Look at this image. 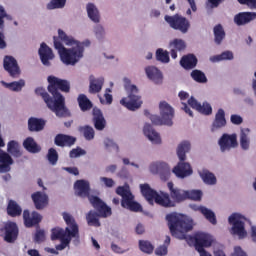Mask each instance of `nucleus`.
I'll return each instance as SVG.
<instances>
[{"mask_svg": "<svg viewBox=\"0 0 256 256\" xmlns=\"http://www.w3.org/2000/svg\"><path fill=\"white\" fill-rule=\"evenodd\" d=\"M47 81L48 92L44 88L39 87L35 90V93L43 98L48 109L52 110L56 117H67L69 112L66 108L65 96H62L59 91L69 93L70 83L53 75H49Z\"/></svg>", "mask_w": 256, "mask_h": 256, "instance_id": "1", "label": "nucleus"}, {"mask_svg": "<svg viewBox=\"0 0 256 256\" xmlns=\"http://www.w3.org/2000/svg\"><path fill=\"white\" fill-rule=\"evenodd\" d=\"M54 48L64 65H76L84 57L85 47H90V40L79 42L58 29V37H53Z\"/></svg>", "mask_w": 256, "mask_h": 256, "instance_id": "2", "label": "nucleus"}, {"mask_svg": "<svg viewBox=\"0 0 256 256\" xmlns=\"http://www.w3.org/2000/svg\"><path fill=\"white\" fill-rule=\"evenodd\" d=\"M167 186L169 193L161 192V194H159L148 184L140 185V191L149 205H153L155 202L157 205L164 208H174L176 204H181L186 201L187 194L185 190L176 187L173 182H168Z\"/></svg>", "mask_w": 256, "mask_h": 256, "instance_id": "3", "label": "nucleus"}, {"mask_svg": "<svg viewBox=\"0 0 256 256\" xmlns=\"http://www.w3.org/2000/svg\"><path fill=\"white\" fill-rule=\"evenodd\" d=\"M62 216L66 224V228L62 229L60 227H56L52 229L51 235L52 241H61V244H57L55 247L58 251L66 249L71 240L79 236V228L73 215L64 212Z\"/></svg>", "mask_w": 256, "mask_h": 256, "instance_id": "4", "label": "nucleus"}, {"mask_svg": "<svg viewBox=\"0 0 256 256\" xmlns=\"http://www.w3.org/2000/svg\"><path fill=\"white\" fill-rule=\"evenodd\" d=\"M166 221H168L171 235L179 240H185L187 238L186 233L193 230V220L184 214H168Z\"/></svg>", "mask_w": 256, "mask_h": 256, "instance_id": "5", "label": "nucleus"}, {"mask_svg": "<svg viewBox=\"0 0 256 256\" xmlns=\"http://www.w3.org/2000/svg\"><path fill=\"white\" fill-rule=\"evenodd\" d=\"M89 203L97 212L90 210L87 214L86 219L88 226L101 227L99 218L106 219L110 217L112 215L111 207H108V205L104 203V201L101 200L99 197L94 196L89 198Z\"/></svg>", "mask_w": 256, "mask_h": 256, "instance_id": "6", "label": "nucleus"}, {"mask_svg": "<svg viewBox=\"0 0 256 256\" xmlns=\"http://www.w3.org/2000/svg\"><path fill=\"white\" fill-rule=\"evenodd\" d=\"M191 150V143L189 141H182L177 148V155L180 160L176 166H174L172 172L180 179H184L190 175H193V169L191 164L186 161V153Z\"/></svg>", "mask_w": 256, "mask_h": 256, "instance_id": "7", "label": "nucleus"}, {"mask_svg": "<svg viewBox=\"0 0 256 256\" xmlns=\"http://www.w3.org/2000/svg\"><path fill=\"white\" fill-rule=\"evenodd\" d=\"M160 109V116L151 115L149 110H145L144 114L154 125L161 126V125H173V118H174V108L171 107L166 101H162L159 105Z\"/></svg>", "mask_w": 256, "mask_h": 256, "instance_id": "8", "label": "nucleus"}, {"mask_svg": "<svg viewBox=\"0 0 256 256\" xmlns=\"http://www.w3.org/2000/svg\"><path fill=\"white\" fill-rule=\"evenodd\" d=\"M116 195L122 197L121 206L129 211L140 212L142 206L136 202L134 195L129 189V186H118L115 190Z\"/></svg>", "mask_w": 256, "mask_h": 256, "instance_id": "9", "label": "nucleus"}, {"mask_svg": "<svg viewBox=\"0 0 256 256\" xmlns=\"http://www.w3.org/2000/svg\"><path fill=\"white\" fill-rule=\"evenodd\" d=\"M244 217L241 214H231L228 218V222L232 225L230 233L243 240L248 237V231L245 229Z\"/></svg>", "mask_w": 256, "mask_h": 256, "instance_id": "10", "label": "nucleus"}, {"mask_svg": "<svg viewBox=\"0 0 256 256\" xmlns=\"http://www.w3.org/2000/svg\"><path fill=\"white\" fill-rule=\"evenodd\" d=\"M127 90L129 91V95L127 97L122 98L120 100V104L131 111L140 109L143 102L141 100V96L137 95L139 93V89H137L135 85H130L129 88H127Z\"/></svg>", "mask_w": 256, "mask_h": 256, "instance_id": "11", "label": "nucleus"}, {"mask_svg": "<svg viewBox=\"0 0 256 256\" xmlns=\"http://www.w3.org/2000/svg\"><path fill=\"white\" fill-rule=\"evenodd\" d=\"M164 19L169 23L171 28L179 30L182 34H186L191 27L190 21L178 14L174 16H165Z\"/></svg>", "mask_w": 256, "mask_h": 256, "instance_id": "12", "label": "nucleus"}, {"mask_svg": "<svg viewBox=\"0 0 256 256\" xmlns=\"http://www.w3.org/2000/svg\"><path fill=\"white\" fill-rule=\"evenodd\" d=\"M0 232L4 234V241L7 243H15L19 236V227L16 222L9 221L4 224Z\"/></svg>", "mask_w": 256, "mask_h": 256, "instance_id": "13", "label": "nucleus"}, {"mask_svg": "<svg viewBox=\"0 0 256 256\" xmlns=\"http://www.w3.org/2000/svg\"><path fill=\"white\" fill-rule=\"evenodd\" d=\"M189 240L194 242L197 251L211 247L213 242L212 236L203 232H197L194 236H189Z\"/></svg>", "mask_w": 256, "mask_h": 256, "instance_id": "14", "label": "nucleus"}, {"mask_svg": "<svg viewBox=\"0 0 256 256\" xmlns=\"http://www.w3.org/2000/svg\"><path fill=\"white\" fill-rule=\"evenodd\" d=\"M3 68L12 78H18L21 73L17 60L9 55L3 59Z\"/></svg>", "mask_w": 256, "mask_h": 256, "instance_id": "15", "label": "nucleus"}, {"mask_svg": "<svg viewBox=\"0 0 256 256\" xmlns=\"http://www.w3.org/2000/svg\"><path fill=\"white\" fill-rule=\"evenodd\" d=\"M238 145L236 134H224L219 139V146L222 153L231 151L232 148H236Z\"/></svg>", "mask_w": 256, "mask_h": 256, "instance_id": "16", "label": "nucleus"}, {"mask_svg": "<svg viewBox=\"0 0 256 256\" xmlns=\"http://www.w3.org/2000/svg\"><path fill=\"white\" fill-rule=\"evenodd\" d=\"M91 192V187L90 183L84 179L77 180L76 183H74V193L76 194L77 197L81 198H88L90 201V197H98V196H93L90 195Z\"/></svg>", "mask_w": 256, "mask_h": 256, "instance_id": "17", "label": "nucleus"}, {"mask_svg": "<svg viewBox=\"0 0 256 256\" xmlns=\"http://www.w3.org/2000/svg\"><path fill=\"white\" fill-rule=\"evenodd\" d=\"M42 215L36 211L30 213L29 210L23 211L24 227L32 228L38 226L42 222Z\"/></svg>", "mask_w": 256, "mask_h": 256, "instance_id": "18", "label": "nucleus"}, {"mask_svg": "<svg viewBox=\"0 0 256 256\" xmlns=\"http://www.w3.org/2000/svg\"><path fill=\"white\" fill-rule=\"evenodd\" d=\"M188 105L204 116H210L212 114L211 105L207 102H204L203 104L199 103L194 96L188 99Z\"/></svg>", "mask_w": 256, "mask_h": 256, "instance_id": "19", "label": "nucleus"}, {"mask_svg": "<svg viewBox=\"0 0 256 256\" xmlns=\"http://www.w3.org/2000/svg\"><path fill=\"white\" fill-rule=\"evenodd\" d=\"M92 115V122L96 131H103L105 127H107V120H105L101 109H99L98 107H94Z\"/></svg>", "mask_w": 256, "mask_h": 256, "instance_id": "20", "label": "nucleus"}, {"mask_svg": "<svg viewBox=\"0 0 256 256\" xmlns=\"http://www.w3.org/2000/svg\"><path fill=\"white\" fill-rule=\"evenodd\" d=\"M38 54L40 57V61L45 66H50V61L54 59V54L52 49L45 43L40 44V48L38 50Z\"/></svg>", "mask_w": 256, "mask_h": 256, "instance_id": "21", "label": "nucleus"}, {"mask_svg": "<svg viewBox=\"0 0 256 256\" xmlns=\"http://www.w3.org/2000/svg\"><path fill=\"white\" fill-rule=\"evenodd\" d=\"M32 202H34L37 210H43L49 204V197L47 194L42 192H35L31 195Z\"/></svg>", "mask_w": 256, "mask_h": 256, "instance_id": "22", "label": "nucleus"}, {"mask_svg": "<svg viewBox=\"0 0 256 256\" xmlns=\"http://www.w3.org/2000/svg\"><path fill=\"white\" fill-rule=\"evenodd\" d=\"M256 20V12H240L234 17L237 26H244Z\"/></svg>", "mask_w": 256, "mask_h": 256, "instance_id": "23", "label": "nucleus"}, {"mask_svg": "<svg viewBox=\"0 0 256 256\" xmlns=\"http://www.w3.org/2000/svg\"><path fill=\"white\" fill-rule=\"evenodd\" d=\"M169 48L172 59H176L178 57L177 52L186 50V42L183 39L174 38L169 43Z\"/></svg>", "mask_w": 256, "mask_h": 256, "instance_id": "24", "label": "nucleus"}, {"mask_svg": "<svg viewBox=\"0 0 256 256\" xmlns=\"http://www.w3.org/2000/svg\"><path fill=\"white\" fill-rule=\"evenodd\" d=\"M75 142L76 138L67 134H57L54 140L55 145L58 147H71L75 145Z\"/></svg>", "mask_w": 256, "mask_h": 256, "instance_id": "25", "label": "nucleus"}, {"mask_svg": "<svg viewBox=\"0 0 256 256\" xmlns=\"http://www.w3.org/2000/svg\"><path fill=\"white\" fill-rule=\"evenodd\" d=\"M227 125V120L225 118V111L224 109H219L218 112L215 114L214 121L212 123V131H217L219 129L224 128Z\"/></svg>", "mask_w": 256, "mask_h": 256, "instance_id": "26", "label": "nucleus"}, {"mask_svg": "<svg viewBox=\"0 0 256 256\" xmlns=\"http://www.w3.org/2000/svg\"><path fill=\"white\" fill-rule=\"evenodd\" d=\"M103 85H104L103 77L95 78L94 75L89 76V93L90 94L100 93Z\"/></svg>", "mask_w": 256, "mask_h": 256, "instance_id": "27", "label": "nucleus"}, {"mask_svg": "<svg viewBox=\"0 0 256 256\" xmlns=\"http://www.w3.org/2000/svg\"><path fill=\"white\" fill-rule=\"evenodd\" d=\"M47 121L43 118L31 117L28 119V130L30 132H40L43 131Z\"/></svg>", "mask_w": 256, "mask_h": 256, "instance_id": "28", "label": "nucleus"}, {"mask_svg": "<svg viewBox=\"0 0 256 256\" xmlns=\"http://www.w3.org/2000/svg\"><path fill=\"white\" fill-rule=\"evenodd\" d=\"M0 173H8L11 170V165L13 164L12 157L1 150L0 153Z\"/></svg>", "mask_w": 256, "mask_h": 256, "instance_id": "29", "label": "nucleus"}, {"mask_svg": "<svg viewBox=\"0 0 256 256\" xmlns=\"http://www.w3.org/2000/svg\"><path fill=\"white\" fill-rule=\"evenodd\" d=\"M148 79L152 80L155 84L160 85L163 82V76L158 68L153 66L145 68Z\"/></svg>", "mask_w": 256, "mask_h": 256, "instance_id": "30", "label": "nucleus"}, {"mask_svg": "<svg viewBox=\"0 0 256 256\" xmlns=\"http://www.w3.org/2000/svg\"><path fill=\"white\" fill-rule=\"evenodd\" d=\"M144 135L147 136V139L151 141L153 144L159 145L161 144L160 134L153 129L150 124H146L144 126Z\"/></svg>", "mask_w": 256, "mask_h": 256, "instance_id": "31", "label": "nucleus"}, {"mask_svg": "<svg viewBox=\"0 0 256 256\" xmlns=\"http://www.w3.org/2000/svg\"><path fill=\"white\" fill-rule=\"evenodd\" d=\"M180 65L186 70H192L198 65V59L194 54H188L181 58Z\"/></svg>", "mask_w": 256, "mask_h": 256, "instance_id": "32", "label": "nucleus"}, {"mask_svg": "<svg viewBox=\"0 0 256 256\" xmlns=\"http://www.w3.org/2000/svg\"><path fill=\"white\" fill-rule=\"evenodd\" d=\"M7 215L12 218L19 217L21 213H23V209L17 204L15 200H10L9 204H7Z\"/></svg>", "mask_w": 256, "mask_h": 256, "instance_id": "33", "label": "nucleus"}, {"mask_svg": "<svg viewBox=\"0 0 256 256\" xmlns=\"http://www.w3.org/2000/svg\"><path fill=\"white\" fill-rule=\"evenodd\" d=\"M77 101H78L79 108L82 112H87L93 109V103L85 94H80L78 96Z\"/></svg>", "mask_w": 256, "mask_h": 256, "instance_id": "34", "label": "nucleus"}, {"mask_svg": "<svg viewBox=\"0 0 256 256\" xmlns=\"http://www.w3.org/2000/svg\"><path fill=\"white\" fill-rule=\"evenodd\" d=\"M7 153H10L14 158H20L23 152L20 150V145L16 140H10L7 143Z\"/></svg>", "mask_w": 256, "mask_h": 256, "instance_id": "35", "label": "nucleus"}, {"mask_svg": "<svg viewBox=\"0 0 256 256\" xmlns=\"http://www.w3.org/2000/svg\"><path fill=\"white\" fill-rule=\"evenodd\" d=\"M213 33H214V43L217 45H220L221 43H223L226 37V33L223 28V25L221 24L215 25L213 29Z\"/></svg>", "mask_w": 256, "mask_h": 256, "instance_id": "36", "label": "nucleus"}, {"mask_svg": "<svg viewBox=\"0 0 256 256\" xmlns=\"http://www.w3.org/2000/svg\"><path fill=\"white\" fill-rule=\"evenodd\" d=\"M250 129L249 128H244L241 129L240 132V147L241 149L247 151L250 148Z\"/></svg>", "mask_w": 256, "mask_h": 256, "instance_id": "37", "label": "nucleus"}, {"mask_svg": "<svg viewBox=\"0 0 256 256\" xmlns=\"http://www.w3.org/2000/svg\"><path fill=\"white\" fill-rule=\"evenodd\" d=\"M23 147L29 153H40L41 151V147L37 145L32 137H28L26 140L23 141Z\"/></svg>", "mask_w": 256, "mask_h": 256, "instance_id": "38", "label": "nucleus"}, {"mask_svg": "<svg viewBox=\"0 0 256 256\" xmlns=\"http://www.w3.org/2000/svg\"><path fill=\"white\" fill-rule=\"evenodd\" d=\"M199 176H200V178H202L203 183H205L207 185H216V183H217V178H216L215 174H213L209 170L199 171Z\"/></svg>", "mask_w": 256, "mask_h": 256, "instance_id": "39", "label": "nucleus"}, {"mask_svg": "<svg viewBox=\"0 0 256 256\" xmlns=\"http://www.w3.org/2000/svg\"><path fill=\"white\" fill-rule=\"evenodd\" d=\"M87 13L91 21L95 23L100 22V14L98 8L93 3L87 4Z\"/></svg>", "mask_w": 256, "mask_h": 256, "instance_id": "40", "label": "nucleus"}, {"mask_svg": "<svg viewBox=\"0 0 256 256\" xmlns=\"http://www.w3.org/2000/svg\"><path fill=\"white\" fill-rule=\"evenodd\" d=\"M198 210L203 214L205 219L210 222L213 226L217 225L216 214L207 207H199Z\"/></svg>", "mask_w": 256, "mask_h": 256, "instance_id": "41", "label": "nucleus"}, {"mask_svg": "<svg viewBox=\"0 0 256 256\" xmlns=\"http://www.w3.org/2000/svg\"><path fill=\"white\" fill-rule=\"evenodd\" d=\"M169 171V166L166 162H155L151 165V172L153 174H164Z\"/></svg>", "mask_w": 256, "mask_h": 256, "instance_id": "42", "label": "nucleus"}, {"mask_svg": "<svg viewBox=\"0 0 256 256\" xmlns=\"http://www.w3.org/2000/svg\"><path fill=\"white\" fill-rule=\"evenodd\" d=\"M234 59V54L231 51H224L219 55H214L210 58V61L212 63H217L220 61H224V60H233Z\"/></svg>", "mask_w": 256, "mask_h": 256, "instance_id": "43", "label": "nucleus"}, {"mask_svg": "<svg viewBox=\"0 0 256 256\" xmlns=\"http://www.w3.org/2000/svg\"><path fill=\"white\" fill-rule=\"evenodd\" d=\"M79 131L84 135L87 141H91L95 137V131L92 126L86 125L79 127Z\"/></svg>", "mask_w": 256, "mask_h": 256, "instance_id": "44", "label": "nucleus"}, {"mask_svg": "<svg viewBox=\"0 0 256 256\" xmlns=\"http://www.w3.org/2000/svg\"><path fill=\"white\" fill-rule=\"evenodd\" d=\"M6 88L10 89L13 92H20L23 87H25V81L23 79H20L18 82H2Z\"/></svg>", "mask_w": 256, "mask_h": 256, "instance_id": "45", "label": "nucleus"}, {"mask_svg": "<svg viewBox=\"0 0 256 256\" xmlns=\"http://www.w3.org/2000/svg\"><path fill=\"white\" fill-rule=\"evenodd\" d=\"M139 249L143 253L150 255L153 253L154 246L148 240H139Z\"/></svg>", "mask_w": 256, "mask_h": 256, "instance_id": "46", "label": "nucleus"}, {"mask_svg": "<svg viewBox=\"0 0 256 256\" xmlns=\"http://www.w3.org/2000/svg\"><path fill=\"white\" fill-rule=\"evenodd\" d=\"M190 76L197 83L204 84L208 82L207 76H205V74L201 70H198V69L193 70Z\"/></svg>", "mask_w": 256, "mask_h": 256, "instance_id": "47", "label": "nucleus"}, {"mask_svg": "<svg viewBox=\"0 0 256 256\" xmlns=\"http://www.w3.org/2000/svg\"><path fill=\"white\" fill-rule=\"evenodd\" d=\"M156 60L160 61L163 64H168L170 61L169 52L164 51L162 48H158L156 50Z\"/></svg>", "mask_w": 256, "mask_h": 256, "instance_id": "48", "label": "nucleus"}, {"mask_svg": "<svg viewBox=\"0 0 256 256\" xmlns=\"http://www.w3.org/2000/svg\"><path fill=\"white\" fill-rule=\"evenodd\" d=\"M202 196L203 193L200 190L186 191V200L201 201Z\"/></svg>", "mask_w": 256, "mask_h": 256, "instance_id": "49", "label": "nucleus"}, {"mask_svg": "<svg viewBox=\"0 0 256 256\" xmlns=\"http://www.w3.org/2000/svg\"><path fill=\"white\" fill-rule=\"evenodd\" d=\"M47 160L53 166L57 164V162L59 160V155H58V152L55 148H49L48 149Z\"/></svg>", "mask_w": 256, "mask_h": 256, "instance_id": "50", "label": "nucleus"}, {"mask_svg": "<svg viewBox=\"0 0 256 256\" xmlns=\"http://www.w3.org/2000/svg\"><path fill=\"white\" fill-rule=\"evenodd\" d=\"M65 5H66V0H52L51 2L48 3L47 8L49 10L61 9L65 7Z\"/></svg>", "mask_w": 256, "mask_h": 256, "instance_id": "51", "label": "nucleus"}, {"mask_svg": "<svg viewBox=\"0 0 256 256\" xmlns=\"http://www.w3.org/2000/svg\"><path fill=\"white\" fill-rule=\"evenodd\" d=\"M86 154V151L80 147L77 148H73L70 153H69V157L72 159H76L78 157H81L83 155Z\"/></svg>", "mask_w": 256, "mask_h": 256, "instance_id": "52", "label": "nucleus"}, {"mask_svg": "<svg viewBox=\"0 0 256 256\" xmlns=\"http://www.w3.org/2000/svg\"><path fill=\"white\" fill-rule=\"evenodd\" d=\"M34 241L38 244L45 241V232H44V230H42V229L36 230Z\"/></svg>", "mask_w": 256, "mask_h": 256, "instance_id": "53", "label": "nucleus"}, {"mask_svg": "<svg viewBox=\"0 0 256 256\" xmlns=\"http://www.w3.org/2000/svg\"><path fill=\"white\" fill-rule=\"evenodd\" d=\"M221 3H223L222 0H207L206 8L207 9H215V8H218Z\"/></svg>", "mask_w": 256, "mask_h": 256, "instance_id": "54", "label": "nucleus"}, {"mask_svg": "<svg viewBox=\"0 0 256 256\" xmlns=\"http://www.w3.org/2000/svg\"><path fill=\"white\" fill-rule=\"evenodd\" d=\"M111 250L113 253L118 254V255H123L128 251V249L121 248L119 245L112 243L111 244Z\"/></svg>", "mask_w": 256, "mask_h": 256, "instance_id": "55", "label": "nucleus"}, {"mask_svg": "<svg viewBox=\"0 0 256 256\" xmlns=\"http://www.w3.org/2000/svg\"><path fill=\"white\" fill-rule=\"evenodd\" d=\"M104 145H105L106 149H114L116 152H118V150H119L118 145L111 139H105Z\"/></svg>", "mask_w": 256, "mask_h": 256, "instance_id": "56", "label": "nucleus"}, {"mask_svg": "<svg viewBox=\"0 0 256 256\" xmlns=\"http://www.w3.org/2000/svg\"><path fill=\"white\" fill-rule=\"evenodd\" d=\"M168 253V247L166 244L158 246L155 250V254L158 256H165Z\"/></svg>", "mask_w": 256, "mask_h": 256, "instance_id": "57", "label": "nucleus"}, {"mask_svg": "<svg viewBox=\"0 0 256 256\" xmlns=\"http://www.w3.org/2000/svg\"><path fill=\"white\" fill-rule=\"evenodd\" d=\"M240 5H247L250 9H256V0H237Z\"/></svg>", "mask_w": 256, "mask_h": 256, "instance_id": "58", "label": "nucleus"}, {"mask_svg": "<svg viewBox=\"0 0 256 256\" xmlns=\"http://www.w3.org/2000/svg\"><path fill=\"white\" fill-rule=\"evenodd\" d=\"M100 180L102 183H104L106 188H112L115 186V181L112 178L102 177Z\"/></svg>", "mask_w": 256, "mask_h": 256, "instance_id": "59", "label": "nucleus"}, {"mask_svg": "<svg viewBox=\"0 0 256 256\" xmlns=\"http://www.w3.org/2000/svg\"><path fill=\"white\" fill-rule=\"evenodd\" d=\"M230 121L232 124L240 125L243 123V118L240 115L232 114L230 117Z\"/></svg>", "mask_w": 256, "mask_h": 256, "instance_id": "60", "label": "nucleus"}, {"mask_svg": "<svg viewBox=\"0 0 256 256\" xmlns=\"http://www.w3.org/2000/svg\"><path fill=\"white\" fill-rule=\"evenodd\" d=\"M7 17V12L6 10L0 6V28H4V18Z\"/></svg>", "mask_w": 256, "mask_h": 256, "instance_id": "61", "label": "nucleus"}, {"mask_svg": "<svg viewBox=\"0 0 256 256\" xmlns=\"http://www.w3.org/2000/svg\"><path fill=\"white\" fill-rule=\"evenodd\" d=\"M95 35L98 39H101L105 35V31L101 25L95 27Z\"/></svg>", "mask_w": 256, "mask_h": 256, "instance_id": "62", "label": "nucleus"}, {"mask_svg": "<svg viewBox=\"0 0 256 256\" xmlns=\"http://www.w3.org/2000/svg\"><path fill=\"white\" fill-rule=\"evenodd\" d=\"M232 256H248L240 246H235Z\"/></svg>", "mask_w": 256, "mask_h": 256, "instance_id": "63", "label": "nucleus"}, {"mask_svg": "<svg viewBox=\"0 0 256 256\" xmlns=\"http://www.w3.org/2000/svg\"><path fill=\"white\" fill-rule=\"evenodd\" d=\"M64 171L68 172L70 175H79V171L77 167H64Z\"/></svg>", "mask_w": 256, "mask_h": 256, "instance_id": "64", "label": "nucleus"}]
</instances>
